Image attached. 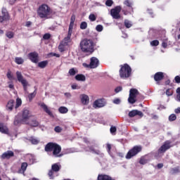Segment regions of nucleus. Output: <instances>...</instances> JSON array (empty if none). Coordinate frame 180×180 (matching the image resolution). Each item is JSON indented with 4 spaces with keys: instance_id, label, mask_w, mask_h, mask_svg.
<instances>
[{
    "instance_id": "f257e3e1",
    "label": "nucleus",
    "mask_w": 180,
    "mask_h": 180,
    "mask_svg": "<svg viewBox=\"0 0 180 180\" xmlns=\"http://www.w3.org/2000/svg\"><path fill=\"white\" fill-rule=\"evenodd\" d=\"M44 150L46 153H52V155L56 158L63 157V153H61V146L57 143L49 142L45 147Z\"/></svg>"
},
{
    "instance_id": "f03ea898",
    "label": "nucleus",
    "mask_w": 180,
    "mask_h": 180,
    "mask_svg": "<svg viewBox=\"0 0 180 180\" xmlns=\"http://www.w3.org/2000/svg\"><path fill=\"white\" fill-rule=\"evenodd\" d=\"M79 47L82 53H94L95 44L92 39H84L80 41Z\"/></svg>"
},
{
    "instance_id": "7ed1b4c3",
    "label": "nucleus",
    "mask_w": 180,
    "mask_h": 180,
    "mask_svg": "<svg viewBox=\"0 0 180 180\" xmlns=\"http://www.w3.org/2000/svg\"><path fill=\"white\" fill-rule=\"evenodd\" d=\"M23 123L28 124L31 127H37L39 124V122L33 117L29 110H24L23 111Z\"/></svg>"
},
{
    "instance_id": "20e7f679",
    "label": "nucleus",
    "mask_w": 180,
    "mask_h": 180,
    "mask_svg": "<svg viewBox=\"0 0 180 180\" xmlns=\"http://www.w3.org/2000/svg\"><path fill=\"white\" fill-rule=\"evenodd\" d=\"M119 70L120 77L122 79H127L131 77V68L129 64L120 65Z\"/></svg>"
},
{
    "instance_id": "39448f33",
    "label": "nucleus",
    "mask_w": 180,
    "mask_h": 180,
    "mask_svg": "<svg viewBox=\"0 0 180 180\" xmlns=\"http://www.w3.org/2000/svg\"><path fill=\"white\" fill-rule=\"evenodd\" d=\"M53 13L51 8L47 4L41 5L37 10V15L41 19L47 18Z\"/></svg>"
},
{
    "instance_id": "423d86ee",
    "label": "nucleus",
    "mask_w": 180,
    "mask_h": 180,
    "mask_svg": "<svg viewBox=\"0 0 180 180\" xmlns=\"http://www.w3.org/2000/svg\"><path fill=\"white\" fill-rule=\"evenodd\" d=\"M141 151H143V146L140 145L135 146L128 151L125 156V158L127 160H130L133 158V157H136V155H137V154H139V153H141Z\"/></svg>"
},
{
    "instance_id": "0eeeda50",
    "label": "nucleus",
    "mask_w": 180,
    "mask_h": 180,
    "mask_svg": "<svg viewBox=\"0 0 180 180\" xmlns=\"http://www.w3.org/2000/svg\"><path fill=\"white\" fill-rule=\"evenodd\" d=\"M137 95H139V90H137V89H131L129 90V96L128 98L129 103H131V105L136 103V102H137V100H136Z\"/></svg>"
},
{
    "instance_id": "6e6552de",
    "label": "nucleus",
    "mask_w": 180,
    "mask_h": 180,
    "mask_svg": "<svg viewBox=\"0 0 180 180\" xmlns=\"http://www.w3.org/2000/svg\"><path fill=\"white\" fill-rule=\"evenodd\" d=\"M82 65L85 68H98V66L99 65V60L95 57H92L90 59V64L83 63Z\"/></svg>"
},
{
    "instance_id": "1a4fd4ad",
    "label": "nucleus",
    "mask_w": 180,
    "mask_h": 180,
    "mask_svg": "<svg viewBox=\"0 0 180 180\" xmlns=\"http://www.w3.org/2000/svg\"><path fill=\"white\" fill-rule=\"evenodd\" d=\"M172 142L171 141H166L163 145L158 150V154H164L167 150H169L173 146L171 145Z\"/></svg>"
},
{
    "instance_id": "9d476101",
    "label": "nucleus",
    "mask_w": 180,
    "mask_h": 180,
    "mask_svg": "<svg viewBox=\"0 0 180 180\" xmlns=\"http://www.w3.org/2000/svg\"><path fill=\"white\" fill-rule=\"evenodd\" d=\"M120 12H122V6H117L110 10V15L113 19H120Z\"/></svg>"
},
{
    "instance_id": "9b49d317",
    "label": "nucleus",
    "mask_w": 180,
    "mask_h": 180,
    "mask_svg": "<svg viewBox=\"0 0 180 180\" xmlns=\"http://www.w3.org/2000/svg\"><path fill=\"white\" fill-rule=\"evenodd\" d=\"M28 58L34 64H37L39 63V53L36 51L31 52L28 54Z\"/></svg>"
},
{
    "instance_id": "f8f14e48",
    "label": "nucleus",
    "mask_w": 180,
    "mask_h": 180,
    "mask_svg": "<svg viewBox=\"0 0 180 180\" xmlns=\"http://www.w3.org/2000/svg\"><path fill=\"white\" fill-rule=\"evenodd\" d=\"M157 85H160V82L164 79L165 76H164V72H158L154 75L153 77Z\"/></svg>"
},
{
    "instance_id": "ddd939ff",
    "label": "nucleus",
    "mask_w": 180,
    "mask_h": 180,
    "mask_svg": "<svg viewBox=\"0 0 180 180\" xmlns=\"http://www.w3.org/2000/svg\"><path fill=\"white\" fill-rule=\"evenodd\" d=\"M23 122V113H18L14 120V126H20Z\"/></svg>"
},
{
    "instance_id": "4468645a",
    "label": "nucleus",
    "mask_w": 180,
    "mask_h": 180,
    "mask_svg": "<svg viewBox=\"0 0 180 180\" xmlns=\"http://www.w3.org/2000/svg\"><path fill=\"white\" fill-rule=\"evenodd\" d=\"M12 157H15V153L12 150H7L1 155V160H9Z\"/></svg>"
},
{
    "instance_id": "2eb2a0df",
    "label": "nucleus",
    "mask_w": 180,
    "mask_h": 180,
    "mask_svg": "<svg viewBox=\"0 0 180 180\" xmlns=\"http://www.w3.org/2000/svg\"><path fill=\"white\" fill-rule=\"evenodd\" d=\"M128 116L129 117H135V116H139L140 117H143V116H144V114L143 113V112L138 110H132L129 112Z\"/></svg>"
},
{
    "instance_id": "dca6fc26",
    "label": "nucleus",
    "mask_w": 180,
    "mask_h": 180,
    "mask_svg": "<svg viewBox=\"0 0 180 180\" xmlns=\"http://www.w3.org/2000/svg\"><path fill=\"white\" fill-rule=\"evenodd\" d=\"M106 105L104 98L96 100L94 103V108H103Z\"/></svg>"
},
{
    "instance_id": "f3484780",
    "label": "nucleus",
    "mask_w": 180,
    "mask_h": 180,
    "mask_svg": "<svg viewBox=\"0 0 180 180\" xmlns=\"http://www.w3.org/2000/svg\"><path fill=\"white\" fill-rule=\"evenodd\" d=\"M79 98L82 105H88L89 103V96L88 95L81 94Z\"/></svg>"
},
{
    "instance_id": "a211bd4d",
    "label": "nucleus",
    "mask_w": 180,
    "mask_h": 180,
    "mask_svg": "<svg viewBox=\"0 0 180 180\" xmlns=\"http://www.w3.org/2000/svg\"><path fill=\"white\" fill-rule=\"evenodd\" d=\"M25 160L27 162H29L30 165H32V164H34V156L32 154H27L25 156Z\"/></svg>"
},
{
    "instance_id": "6ab92c4d",
    "label": "nucleus",
    "mask_w": 180,
    "mask_h": 180,
    "mask_svg": "<svg viewBox=\"0 0 180 180\" xmlns=\"http://www.w3.org/2000/svg\"><path fill=\"white\" fill-rule=\"evenodd\" d=\"M0 133H3V134H8V133H9L8 127H6L4 122H0Z\"/></svg>"
},
{
    "instance_id": "aec40b11",
    "label": "nucleus",
    "mask_w": 180,
    "mask_h": 180,
    "mask_svg": "<svg viewBox=\"0 0 180 180\" xmlns=\"http://www.w3.org/2000/svg\"><path fill=\"white\" fill-rule=\"evenodd\" d=\"M13 108H15V101L13 100H10L6 105L7 110L9 112H12L13 110Z\"/></svg>"
},
{
    "instance_id": "412c9836",
    "label": "nucleus",
    "mask_w": 180,
    "mask_h": 180,
    "mask_svg": "<svg viewBox=\"0 0 180 180\" xmlns=\"http://www.w3.org/2000/svg\"><path fill=\"white\" fill-rule=\"evenodd\" d=\"M40 106H41V108H42L43 110L45 111L46 113H47L49 116L53 115V112H51V110H50V109H49V107L44 103H42L40 105Z\"/></svg>"
},
{
    "instance_id": "4be33fe9",
    "label": "nucleus",
    "mask_w": 180,
    "mask_h": 180,
    "mask_svg": "<svg viewBox=\"0 0 180 180\" xmlns=\"http://www.w3.org/2000/svg\"><path fill=\"white\" fill-rule=\"evenodd\" d=\"M49 65V60H43L38 63V67L39 68H46Z\"/></svg>"
},
{
    "instance_id": "5701e85b",
    "label": "nucleus",
    "mask_w": 180,
    "mask_h": 180,
    "mask_svg": "<svg viewBox=\"0 0 180 180\" xmlns=\"http://www.w3.org/2000/svg\"><path fill=\"white\" fill-rule=\"evenodd\" d=\"M123 4L125 5V6H127V8H130L133 12V2H131L130 0H125L124 1Z\"/></svg>"
},
{
    "instance_id": "b1692460",
    "label": "nucleus",
    "mask_w": 180,
    "mask_h": 180,
    "mask_svg": "<svg viewBox=\"0 0 180 180\" xmlns=\"http://www.w3.org/2000/svg\"><path fill=\"white\" fill-rule=\"evenodd\" d=\"M37 94V92L36 91V90H34V92L28 94L27 99H28L29 102H32V101H33V99L35 98Z\"/></svg>"
},
{
    "instance_id": "393cba45",
    "label": "nucleus",
    "mask_w": 180,
    "mask_h": 180,
    "mask_svg": "<svg viewBox=\"0 0 180 180\" xmlns=\"http://www.w3.org/2000/svg\"><path fill=\"white\" fill-rule=\"evenodd\" d=\"M60 168H61V166L58 165V164H57V163H55V164L52 165V166H51V169L54 172H58V171H60Z\"/></svg>"
},
{
    "instance_id": "a878e982",
    "label": "nucleus",
    "mask_w": 180,
    "mask_h": 180,
    "mask_svg": "<svg viewBox=\"0 0 180 180\" xmlns=\"http://www.w3.org/2000/svg\"><path fill=\"white\" fill-rule=\"evenodd\" d=\"M76 81H85L86 78L85 77V75L82 74H79L75 76Z\"/></svg>"
},
{
    "instance_id": "bb28decb",
    "label": "nucleus",
    "mask_w": 180,
    "mask_h": 180,
    "mask_svg": "<svg viewBox=\"0 0 180 180\" xmlns=\"http://www.w3.org/2000/svg\"><path fill=\"white\" fill-rule=\"evenodd\" d=\"M17 79L19 82H21L23 84V76L22 75V72L17 71L16 72Z\"/></svg>"
},
{
    "instance_id": "cd10ccee",
    "label": "nucleus",
    "mask_w": 180,
    "mask_h": 180,
    "mask_svg": "<svg viewBox=\"0 0 180 180\" xmlns=\"http://www.w3.org/2000/svg\"><path fill=\"white\" fill-rule=\"evenodd\" d=\"M68 74L70 77H74L76 74H78V70L76 68H71L69 70Z\"/></svg>"
},
{
    "instance_id": "c85d7f7f",
    "label": "nucleus",
    "mask_w": 180,
    "mask_h": 180,
    "mask_svg": "<svg viewBox=\"0 0 180 180\" xmlns=\"http://www.w3.org/2000/svg\"><path fill=\"white\" fill-rule=\"evenodd\" d=\"M58 112L62 114L68 113V108L67 107H60L58 108Z\"/></svg>"
},
{
    "instance_id": "c756f323",
    "label": "nucleus",
    "mask_w": 180,
    "mask_h": 180,
    "mask_svg": "<svg viewBox=\"0 0 180 180\" xmlns=\"http://www.w3.org/2000/svg\"><path fill=\"white\" fill-rule=\"evenodd\" d=\"M1 13L5 18H7V19H9V13H8V11H6V8H3L1 9Z\"/></svg>"
},
{
    "instance_id": "7c9ffc66",
    "label": "nucleus",
    "mask_w": 180,
    "mask_h": 180,
    "mask_svg": "<svg viewBox=\"0 0 180 180\" xmlns=\"http://www.w3.org/2000/svg\"><path fill=\"white\" fill-rule=\"evenodd\" d=\"M124 25L127 29H130L133 26V24L129 20H124Z\"/></svg>"
},
{
    "instance_id": "2f4dec72",
    "label": "nucleus",
    "mask_w": 180,
    "mask_h": 180,
    "mask_svg": "<svg viewBox=\"0 0 180 180\" xmlns=\"http://www.w3.org/2000/svg\"><path fill=\"white\" fill-rule=\"evenodd\" d=\"M86 27H88V23L85 21L82 22L80 24V29L82 30H85V29H86Z\"/></svg>"
},
{
    "instance_id": "473e14b6",
    "label": "nucleus",
    "mask_w": 180,
    "mask_h": 180,
    "mask_svg": "<svg viewBox=\"0 0 180 180\" xmlns=\"http://www.w3.org/2000/svg\"><path fill=\"white\" fill-rule=\"evenodd\" d=\"M89 148L90 151H91V153H94V154H97V155H99V154H101V150H95V148H94V146H90Z\"/></svg>"
},
{
    "instance_id": "72a5a7b5",
    "label": "nucleus",
    "mask_w": 180,
    "mask_h": 180,
    "mask_svg": "<svg viewBox=\"0 0 180 180\" xmlns=\"http://www.w3.org/2000/svg\"><path fill=\"white\" fill-rule=\"evenodd\" d=\"M21 105H22V99L18 98L16 99V103H15V109H18V108H19Z\"/></svg>"
},
{
    "instance_id": "f704fd0d",
    "label": "nucleus",
    "mask_w": 180,
    "mask_h": 180,
    "mask_svg": "<svg viewBox=\"0 0 180 180\" xmlns=\"http://www.w3.org/2000/svg\"><path fill=\"white\" fill-rule=\"evenodd\" d=\"M147 162H148V160L147 159H146V158L141 157L140 158L139 164H141V165H144L147 164Z\"/></svg>"
},
{
    "instance_id": "c9c22d12",
    "label": "nucleus",
    "mask_w": 180,
    "mask_h": 180,
    "mask_svg": "<svg viewBox=\"0 0 180 180\" xmlns=\"http://www.w3.org/2000/svg\"><path fill=\"white\" fill-rule=\"evenodd\" d=\"M166 95L167 96H172V95H174V91L172 89H167L166 90Z\"/></svg>"
},
{
    "instance_id": "e433bc0d",
    "label": "nucleus",
    "mask_w": 180,
    "mask_h": 180,
    "mask_svg": "<svg viewBox=\"0 0 180 180\" xmlns=\"http://www.w3.org/2000/svg\"><path fill=\"white\" fill-rule=\"evenodd\" d=\"M29 141H30V143H32V144H39V140L31 137L29 139Z\"/></svg>"
},
{
    "instance_id": "4c0bfd02",
    "label": "nucleus",
    "mask_w": 180,
    "mask_h": 180,
    "mask_svg": "<svg viewBox=\"0 0 180 180\" xmlns=\"http://www.w3.org/2000/svg\"><path fill=\"white\" fill-rule=\"evenodd\" d=\"M176 120V115L175 114H172L169 116V122H174Z\"/></svg>"
},
{
    "instance_id": "58836bf2",
    "label": "nucleus",
    "mask_w": 180,
    "mask_h": 180,
    "mask_svg": "<svg viewBox=\"0 0 180 180\" xmlns=\"http://www.w3.org/2000/svg\"><path fill=\"white\" fill-rule=\"evenodd\" d=\"M160 44V41L158 40H153L150 41V46H153V47H157Z\"/></svg>"
},
{
    "instance_id": "ea45409f",
    "label": "nucleus",
    "mask_w": 180,
    "mask_h": 180,
    "mask_svg": "<svg viewBox=\"0 0 180 180\" xmlns=\"http://www.w3.org/2000/svg\"><path fill=\"white\" fill-rule=\"evenodd\" d=\"M48 175L50 179H54V171L52 169L49 170Z\"/></svg>"
},
{
    "instance_id": "a19ab883",
    "label": "nucleus",
    "mask_w": 180,
    "mask_h": 180,
    "mask_svg": "<svg viewBox=\"0 0 180 180\" xmlns=\"http://www.w3.org/2000/svg\"><path fill=\"white\" fill-rule=\"evenodd\" d=\"M171 172L172 174H179L180 172L179 167H174L171 169Z\"/></svg>"
},
{
    "instance_id": "79ce46f5",
    "label": "nucleus",
    "mask_w": 180,
    "mask_h": 180,
    "mask_svg": "<svg viewBox=\"0 0 180 180\" xmlns=\"http://www.w3.org/2000/svg\"><path fill=\"white\" fill-rule=\"evenodd\" d=\"M89 19L91 22H95V20H96V15H95V14H90Z\"/></svg>"
},
{
    "instance_id": "37998d69",
    "label": "nucleus",
    "mask_w": 180,
    "mask_h": 180,
    "mask_svg": "<svg viewBox=\"0 0 180 180\" xmlns=\"http://www.w3.org/2000/svg\"><path fill=\"white\" fill-rule=\"evenodd\" d=\"M51 38V34L50 33H46L43 36L44 40H50Z\"/></svg>"
},
{
    "instance_id": "c03bdc74",
    "label": "nucleus",
    "mask_w": 180,
    "mask_h": 180,
    "mask_svg": "<svg viewBox=\"0 0 180 180\" xmlns=\"http://www.w3.org/2000/svg\"><path fill=\"white\" fill-rule=\"evenodd\" d=\"M70 40H71V37L68 35L67 37H65L64 38L65 45L67 46V44L70 43Z\"/></svg>"
},
{
    "instance_id": "a18cd8bd",
    "label": "nucleus",
    "mask_w": 180,
    "mask_h": 180,
    "mask_svg": "<svg viewBox=\"0 0 180 180\" xmlns=\"http://www.w3.org/2000/svg\"><path fill=\"white\" fill-rule=\"evenodd\" d=\"M110 131L111 134H113L116 133V131H117V129L116 128V127L112 126L110 129Z\"/></svg>"
},
{
    "instance_id": "49530a36",
    "label": "nucleus",
    "mask_w": 180,
    "mask_h": 180,
    "mask_svg": "<svg viewBox=\"0 0 180 180\" xmlns=\"http://www.w3.org/2000/svg\"><path fill=\"white\" fill-rule=\"evenodd\" d=\"M54 130L56 133H61V131H63V128H61L60 126H56L54 128Z\"/></svg>"
},
{
    "instance_id": "de8ad7c7",
    "label": "nucleus",
    "mask_w": 180,
    "mask_h": 180,
    "mask_svg": "<svg viewBox=\"0 0 180 180\" xmlns=\"http://www.w3.org/2000/svg\"><path fill=\"white\" fill-rule=\"evenodd\" d=\"M15 61L16 64H22L23 63V59H22V58H15Z\"/></svg>"
},
{
    "instance_id": "09e8293b",
    "label": "nucleus",
    "mask_w": 180,
    "mask_h": 180,
    "mask_svg": "<svg viewBox=\"0 0 180 180\" xmlns=\"http://www.w3.org/2000/svg\"><path fill=\"white\" fill-rule=\"evenodd\" d=\"M96 30L97 32H102V30H103V26H102V25H98L96 27Z\"/></svg>"
},
{
    "instance_id": "8fccbe9b",
    "label": "nucleus",
    "mask_w": 180,
    "mask_h": 180,
    "mask_svg": "<svg viewBox=\"0 0 180 180\" xmlns=\"http://www.w3.org/2000/svg\"><path fill=\"white\" fill-rule=\"evenodd\" d=\"M7 78H8L10 81H13V79H15V78L13 77V75H12V73H11V72H8Z\"/></svg>"
},
{
    "instance_id": "3c124183",
    "label": "nucleus",
    "mask_w": 180,
    "mask_h": 180,
    "mask_svg": "<svg viewBox=\"0 0 180 180\" xmlns=\"http://www.w3.org/2000/svg\"><path fill=\"white\" fill-rule=\"evenodd\" d=\"M6 37H8V39H13V32H6Z\"/></svg>"
},
{
    "instance_id": "603ef678",
    "label": "nucleus",
    "mask_w": 180,
    "mask_h": 180,
    "mask_svg": "<svg viewBox=\"0 0 180 180\" xmlns=\"http://www.w3.org/2000/svg\"><path fill=\"white\" fill-rule=\"evenodd\" d=\"M58 49H59L60 53H63V51H65V48L64 47V45H63L61 44L59 45Z\"/></svg>"
},
{
    "instance_id": "864d4df0",
    "label": "nucleus",
    "mask_w": 180,
    "mask_h": 180,
    "mask_svg": "<svg viewBox=\"0 0 180 180\" xmlns=\"http://www.w3.org/2000/svg\"><path fill=\"white\" fill-rule=\"evenodd\" d=\"M106 6H112L113 5V1L112 0H107L105 1Z\"/></svg>"
},
{
    "instance_id": "5fc2aeb1",
    "label": "nucleus",
    "mask_w": 180,
    "mask_h": 180,
    "mask_svg": "<svg viewBox=\"0 0 180 180\" xmlns=\"http://www.w3.org/2000/svg\"><path fill=\"white\" fill-rule=\"evenodd\" d=\"M123 89V88L122 86H117L115 88V94H119V92H120Z\"/></svg>"
},
{
    "instance_id": "6e6d98bb",
    "label": "nucleus",
    "mask_w": 180,
    "mask_h": 180,
    "mask_svg": "<svg viewBox=\"0 0 180 180\" xmlns=\"http://www.w3.org/2000/svg\"><path fill=\"white\" fill-rule=\"evenodd\" d=\"M27 85H29L27 81H26V79H23V89L25 91H26V87L27 86Z\"/></svg>"
},
{
    "instance_id": "4d7b16f0",
    "label": "nucleus",
    "mask_w": 180,
    "mask_h": 180,
    "mask_svg": "<svg viewBox=\"0 0 180 180\" xmlns=\"http://www.w3.org/2000/svg\"><path fill=\"white\" fill-rule=\"evenodd\" d=\"M174 81L176 84H180V77L179 76H176L174 77Z\"/></svg>"
},
{
    "instance_id": "13d9d810",
    "label": "nucleus",
    "mask_w": 180,
    "mask_h": 180,
    "mask_svg": "<svg viewBox=\"0 0 180 180\" xmlns=\"http://www.w3.org/2000/svg\"><path fill=\"white\" fill-rule=\"evenodd\" d=\"M81 87L78 86L77 84H74L72 85V89H79Z\"/></svg>"
},
{
    "instance_id": "bf43d9fd",
    "label": "nucleus",
    "mask_w": 180,
    "mask_h": 180,
    "mask_svg": "<svg viewBox=\"0 0 180 180\" xmlns=\"http://www.w3.org/2000/svg\"><path fill=\"white\" fill-rule=\"evenodd\" d=\"M71 23H75V15H72L70 18Z\"/></svg>"
},
{
    "instance_id": "052dcab7",
    "label": "nucleus",
    "mask_w": 180,
    "mask_h": 180,
    "mask_svg": "<svg viewBox=\"0 0 180 180\" xmlns=\"http://www.w3.org/2000/svg\"><path fill=\"white\" fill-rule=\"evenodd\" d=\"M8 19L9 18H5L4 15L0 16V22L2 23L4 20H8Z\"/></svg>"
},
{
    "instance_id": "680f3d73",
    "label": "nucleus",
    "mask_w": 180,
    "mask_h": 180,
    "mask_svg": "<svg viewBox=\"0 0 180 180\" xmlns=\"http://www.w3.org/2000/svg\"><path fill=\"white\" fill-rule=\"evenodd\" d=\"M113 103H115V105H119V103H120V99H119V98H115V99L113 101Z\"/></svg>"
},
{
    "instance_id": "e2e57ef3",
    "label": "nucleus",
    "mask_w": 180,
    "mask_h": 180,
    "mask_svg": "<svg viewBox=\"0 0 180 180\" xmlns=\"http://www.w3.org/2000/svg\"><path fill=\"white\" fill-rule=\"evenodd\" d=\"M162 46L163 47V49H167V47H168V44L165 41H163L162 43Z\"/></svg>"
},
{
    "instance_id": "0e129e2a",
    "label": "nucleus",
    "mask_w": 180,
    "mask_h": 180,
    "mask_svg": "<svg viewBox=\"0 0 180 180\" xmlns=\"http://www.w3.org/2000/svg\"><path fill=\"white\" fill-rule=\"evenodd\" d=\"M148 12L149 13V15H150L151 18H154V13L153 12V10H148Z\"/></svg>"
},
{
    "instance_id": "69168bd1",
    "label": "nucleus",
    "mask_w": 180,
    "mask_h": 180,
    "mask_svg": "<svg viewBox=\"0 0 180 180\" xmlns=\"http://www.w3.org/2000/svg\"><path fill=\"white\" fill-rule=\"evenodd\" d=\"M27 168V162H23V172L26 171Z\"/></svg>"
},
{
    "instance_id": "338daca9",
    "label": "nucleus",
    "mask_w": 180,
    "mask_h": 180,
    "mask_svg": "<svg viewBox=\"0 0 180 180\" xmlns=\"http://www.w3.org/2000/svg\"><path fill=\"white\" fill-rule=\"evenodd\" d=\"M72 34V29L69 28L68 32V36L71 37Z\"/></svg>"
},
{
    "instance_id": "774afa93",
    "label": "nucleus",
    "mask_w": 180,
    "mask_h": 180,
    "mask_svg": "<svg viewBox=\"0 0 180 180\" xmlns=\"http://www.w3.org/2000/svg\"><path fill=\"white\" fill-rule=\"evenodd\" d=\"M157 167H158V169H161V168H162V167H164V164L158 163Z\"/></svg>"
}]
</instances>
